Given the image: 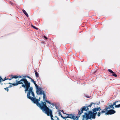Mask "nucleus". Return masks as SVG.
<instances>
[{"instance_id":"nucleus-1","label":"nucleus","mask_w":120,"mask_h":120,"mask_svg":"<svg viewBox=\"0 0 120 120\" xmlns=\"http://www.w3.org/2000/svg\"><path fill=\"white\" fill-rule=\"evenodd\" d=\"M16 82L14 85H17L19 84H22V86L25 88V92L27 91L31 87H30V83L29 82L26 78L22 79L20 81H18L17 80H16Z\"/></svg>"},{"instance_id":"nucleus-2","label":"nucleus","mask_w":120,"mask_h":120,"mask_svg":"<svg viewBox=\"0 0 120 120\" xmlns=\"http://www.w3.org/2000/svg\"><path fill=\"white\" fill-rule=\"evenodd\" d=\"M101 109L100 107L95 108L92 109L93 112L91 110L89 111L88 113H87V115L86 117L87 119H90L91 118L93 119H95L96 118V116L97 112H96L99 111H100Z\"/></svg>"},{"instance_id":"nucleus-3","label":"nucleus","mask_w":120,"mask_h":120,"mask_svg":"<svg viewBox=\"0 0 120 120\" xmlns=\"http://www.w3.org/2000/svg\"><path fill=\"white\" fill-rule=\"evenodd\" d=\"M33 88L32 87H30L27 93V97L28 98L31 100L32 101L34 99L35 95L33 91Z\"/></svg>"},{"instance_id":"nucleus-4","label":"nucleus","mask_w":120,"mask_h":120,"mask_svg":"<svg viewBox=\"0 0 120 120\" xmlns=\"http://www.w3.org/2000/svg\"><path fill=\"white\" fill-rule=\"evenodd\" d=\"M95 104V103L92 102L91 103L90 105L88 106H83L80 109V110H78L79 112L78 114V116L79 115L80 116L82 113H83L84 110L86 111H88L89 110V109L88 107H91L92 105L94 104V105Z\"/></svg>"},{"instance_id":"nucleus-5","label":"nucleus","mask_w":120,"mask_h":120,"mask_svg":"<svg viewBox=\"0 0 120 120\" xmlns=\"http://www.w3.org/2000/svg\"><path fill=\"white\" fill-rule=\"evenodd\" d=\"M66 114L68 116H66V118H69L71 119H73V120H75L76 118V120H78L79 117L80 116H76L74 114Z\"/></svg>"},{"instance_id":"nucleus-6","label":"nucleus","mask_w":120,"mask_h":120,"mask_svg":"<svg viewBox=\"0 0 120 120\" xmlns=\"http://www.w3.org/2000/svg\"><path fill=\"white\" fill-rule=\"evenodd\" d=\"M37 89L36 91V93L37 94H38L40 93V94H41V92L43 91L42 90V88L41 87H38V85L36 84V83L34 84Z\"/></svg>"},{"instance_id":"nucleus-7","label":"nucleus","mask_w":120,"mask_h":120,"mask_svg":"<svg viewBox=\"0 0 120 120\" xmlns=\"http://www.w3.org/2000/svg\"><path fill=\"white\" fill-rule=\"evenodd\" d=\"M40 98L39 97L38 99L36 98H34V99L32 101L34 103L36 104V105L38 107L40 105L41 103L39 102L40 101Z\"/></svg>"},{"instance_id":"nucleus-8","label":"nucleus","mask_w":120,"mask_h":120,"mask_svg":"<svg viewBox=\"0 0 120 120\" xmlns=\"http://www.w3.org/2000/svg\"><path fill=\"white\" fill-rule=\"evenodd\" d=\"M115 110L113 109H110L108 111L105 113V115H112L115 113L116 112Z\"/></svg>"},{"instance_id":"nucleus-9","label":"nucleus","mask_w":120,"mask_h":120,"mask_svg":"<svg viewBox=\"0 0 120 120\" xmlns=\"http://www.w3.org/2000/svg\"><path fill=\"white\" fill-rule=\"evenodd\" d=\"M42 94L43 95V100L44 101H45V100H46V99H47V98L46 97V95L44 93V91H42L41 92V94H40V93L38 94V95H42Z\"/></svg>"},{"instance_id":"nucleus-10","label":"nucleus","mask_w":120,"mask_h":120,"mask_svg":"<svg viewBox=\"0 0 120 120\" xmlns=\"http://www.w3.org/2000/svg\"><path fill=\"white\" fill-rule=\"evenodd\" d=\"M109 104H110L111 105H109L108 107H107V109H110L111 108H112V109H114V108L113 107V105H112V103H109L108 104V105Z\"/></svg>"},{"instance_id":"nucleus-11","label":"nucleus","mask_w":120,"mask_h":120,"mask_svg":"<svg viewBox=\"0 0 120 120\" xmlns=\"http://www.w3.org/2000/svg\"><path fill=\"white\" fill-rule=\"evenodd\" d=\"M87 115V113L85 112L84 113V115H83L82 116L83 117L82 120H85L84 119L85 118L86 119V120H88L89 119H87V118L86 116Z\"/></svg>"},{"instance_id":"nucleus-12","label":"nucleus","mask_w":120,"mask_h":120,"mask_svg":"<svg viewBox=\"0 0 120 120\" xmlns=\"http://www.w3.org/2000/svg\"><path fill=\"white\" fill-rule=\"evenodd\" d=\"M105 112V111L103 110L101 112H100L99 111L98 113L97 116L98 117H99L101 114L104 113Z\"/></svg>"},{"instance_id":"nucleus-13","label":"nucleus","mask_w":120,"mask_h":120,"mask_svg":"<svg viewBox=\"0 0 120 120\" xmlns=\"http://www.w3.org/2000/svg\"><path fill=\"white\" fill-rule=\"evenodd\" d=\"M22 11L24 13L25 15L27 17H28L29 16L28 15L27 13L26 12V11L24 10H22Z\"/></svg>"},{"instance_id":"nucleus-14","label":"nucleus","mask_w":120,"mask_h":120,"mask_svg":"<svg viewBox=\"0 0 120 120\" xmlns=\"http://www.w3.org/2000/svg\"><path fill=\"white\" fill-rule=\"evenodd\" d=\"M34 72L35 73V76H36L37 78H39V76L38 75V72L36 71L35 70L34 71Z\"/></svg>"},{"instance_id":"nucleus-15","label":"nucleus","mask_w":120,"mask_h":120,"mask_svg":"<svg viewBox=\"0 0 120 120\" xmlns=\"http://www.w3.org/2000/svg\"><path fill=\"white\" fill-rule=\"evenodd\" d=\"M45 101L49 104H50L52 105H53V103H51L49 101H48L47 100H45Z\"/></svg>"},{"instance_id":"nucleus-16","label":"nucleus","mask_w":120,"mask_h":120,"mask_svg":"<svg viewBox=\"0 0 120 120\" xmlns=\"http://www.w3.org/2000/svg\"><path fill=\"white\" fill-rule=\"evenodd\" d=\"M12 78H14L15 79H17L18 78V76L16 75H12Z\"/></svg>"},{"instance_id":"nucleus-17","label":"nucleus","mask_w":120,"mask_h":120,"mask_svg":"<svg viewBox=\"0 0 120 120\" xmlns=\"http://www.w3.org/2000/svg\"><path fill=\"white\" fill-rule=\"evenodd\" d=\"M2 80H3L2 78L0 76V83L1 85H3V83H1V82H3Z\"/></svg>"},{"instance_id":"nucleus-18","label":"nucleus","mask_w":120,"mask_h":120,"mask_svg":"<svg viewBox=\"0 0 120 120\" xmlns=\"http://www.w3.org/2000/svg\"><path fill=\"white\" fill-rule=\"evenodd\" d=\"M115 108H119L120 107V104H119L117 105H116L115 106Z\"/></svg>"},{"instance_id":"nucleus-19","label":"nucleus","mask_w":120,"mask_h":120,"mask_svg":"<svg viewBox=\"0 0 120 120\" xmlns=\"http://www.w3.org/2000/svg\"><path fill=\"white\" fill-rule=\"evenodd\" d=\"M30 79L31 80V81L33 82L34 84L36 83V82L34 80V79H33L32 78Z\"/></svg>"},{"instance_id":"nucleus-20","label":"nucleus","mask_w":120,"mask_h":120,"mask_svg":"<svg viewBox=\"0 0 120 120\" xmlns=\"http://www.w3.org/2000/svg\"><path fill=\"white\" fill-rule=\"evenodd\" d=\"M112 75L114 76V77H116L117 76V75H116V74H115L114 72V73H112Z\"/></svg>"},{"instance_id":"nucleus-21","label":"nucleus","mask_w":120,"mask_h":120,"mask_svg":"<svg viewBox=\"0 0 120 120\" xmlns=\"http://www.w3.org/2000/svg\"><path fill=\"white\" fill-rule=\"evenodd\" d=\"M108 71L109 72H110L111 73H114V72H113L110 69H109L108 70Z\"/></svg>"},{"instance_id":"nucleus-22","label":"nucleus","mask_w":120,"mask_h":120,"mask_svg":"<svg viewBox=\"0 0 120 120\" xmlns=\"http://www.w3.org/2000/svg\"><path fill=\"white\" fill-rule=\"evenodd\" d=\"M7 84H8V83H7ZM8 84H12L14 86H16V85H14L15 84H16L15 83H11L10 82H9L8 83Z\"/></svg>"},{"instance_id":"nucleus-23","label":"nucleus","mask_w":120,"mask_h":120,"mask_svg":"<svg viewBox=\"0 0 120 120\" xmlns=\"http://www.w3.org/2000/svg\"><path fill=\"white\" fill-rule=\"evenodd\" d=\"M31 26L33 27V28H34V29H36L37 30H38V28L36 27L35 26H33L32 25H31Z\"/></svg>"},{"instance_id":"nucleus-24","label":"nucleus","mask_w":120,"mask_h":120,"mask_svg":"<svg viewBox=\"0 0 120 120\" xmlns=\"http://www.w3.org/2000/svg\"><path fill=\"white\" fill-rule=\"evenodd\" d=\"M4 89L5 90H7L8 92L9 91V89L7 87H6V88H4Z\"/></svg>"},{"instance_id":"nucleus-25","label":"nucleus","mask_w":120,"mask_h":120,"mask_svg":"<svg viewBox=\"0 0 120 120\" xmlns=\"http://www.w3.org/2000/svg\"><path fill=\"white\" fill-rule=\"evenodd\" d=\"M60 116H61V117L62 118H63L64 119H65V120H66V117H64V116H63L62 115V114L61 115H60Z\"/></svg>"},{"instance_id":"nucleus-26","label":"nucleus","mask_w":120,"mask_h":120,"mask_svg":"<svg viewBox=\"0 0 120 120\" xmlns=\"http://www.w3.org/2000/svg\"><path fill=\"white\" fill-rule=\"evenodd\" d=\"M8 80V78L7 79L6 77H5L4 79L2 80V81H4L6 80Z\"/></svg>"},{"instance_id":"nucleus-27","label":"nucleus","mask_w":120,"mask_h":120,"mask_svg":"<svg viewBox=\"0 0 120 120\" xmlns=\"http://www.w3.org/2000/svg\"><path fill=\"white\" fill-rule=\"evenodd\" d=\"M107 107H106L105 109H104V110H103V111H105V112L106 111H107V110L108 109H107Z\"/></svg>"},{"instance_id":"nucleus-28","label":"nucleus","mask_w":120,"mask_h":120,"mask_svg":"<svg viewBox=\"0 0 120 120\" xmlns=\"http://www.w3.org/2000/svg\"><path fill=\"white\" fill-rule=\"evenodd\" d=\"M12 75H11V78L10 79H8V80H11V79H12L13 78H12Z\"/></svg>"},{"instance_id":"nucleus-29","label":"nucleus","mask_w":120,"mask_h":120,"mask_svg":"<svg viewBox=\"0 0 120 120\" xmlns=\"http://www.w3.org/2000/svg\"><path fill=\"white\" fill-rule=\"evenodd\" d=\"M116 102L115 101L112 104V105H113V106H114V105H116Z\"/></svg>"},{"instance_id":"nucleus-30","label":"nucleus","mask_w":120,"mask_h":120,"mask_svg":"<svg viewBox=\"0 0 120 120\" xmlns=\"http://www.w3.org/2000/svg\"><path fill=\"white\" fill-rule=\"evenodd\" d=\"M59 116H60V115H61L62 114H61V112H60V111L59 112Z\"/></svg>"},{"instance_id":"nucleus-31","label":"nucleus","mask_w":120,"mask_h":120,"mask_svg":"<svg viewBox=\"0 0 120 120\" xmlns=\"http://www.w3.org/2000/svg\"><path fill=\"white\" fill-rule=\"evenodd\" d=\"M12 85H10L8 86V87L7 88H9L11 87H12Z\"/></svg>"},{"instance_id":"nucleus-32","label":"nucleus","mask_w":120,"mask_h":120,"mask_svg":"<svg viewBox=\"0 0 120 120\" xmlns=\"http://www.w3.org/2000/svg\"><path fill=\"white\" fill-rule=\"evenodd\" d=\"M26 77L27 78H29V79H31V78H30V77L29 76H27Z\"/></svg>"},{"instance_id":"nucleus-33","label":"nucleus","mask_w":120,"mask_h":120,"mask_svg":"<svg viewBox=\"0 0 120 120\" xmlns=\"http://www.w3.org/2000/svg\"><path fill=\"white\" fill-rule=\"evenodd\" d=\"M44 38H45L46 39H47V38L45 36H44Z\"/></svg>"},{"instance_id":"nucleus-34","label":"nucleus","mask_w":120,"mask_h":120,"mask_svg":"<svg viewBox=\"0 0 120 120\" xmlns=\"http://www.w3.org/2000/svg\"><path fill=\"white\" fill-rule=\"evenodd\" d=\"M18 78H21V76H20V75L19 76H18Z\"/></svg>"},{"instance_id":"nucleus-35","label":"nucleus","mask_w":120,"mask_h":120,"mask_svg":"<svg viewBox=\"0 0 120 120\" xmlns=\"http://www.w3.org/2000/svg\"><path fill=\"white\" fill-rule=\"evenodd\" d=\"M61 111L64 114H65V113H64V111L63 110H62Z\"/></svg>"},{"instance_id":"nucleus-36","label":"nucleus","mask_w":120,"mask_h":120,"mask_svg":"<svg viewBox=\"0 0 120 120\" xmlns=\"http://www.w3.org/2000/svg\"><path fill=\"white\" fill-rule=\"evenodd\" d=\"M116 103L118 102H120V101H116Z\"/></svg>"},{"instance_id":"nucleus-37","label":"nucleus","mask_w":120,"mask_h":120,"mask_svg":"<svg viewBox=\"0 0 120 120\" xmlns=\"http://www.w3.org/2000/svg\"><path fill=\"white\" fill-rule=\"evenodd\" d=\"M26 77V76H23V77H24V78H25V77Z\"/></svg>"},{"instance_id":"nucleus-38","label":"nucleus","mask_w":120,"mask_h":120,"mask_svg":"<svg viewBox=\"0 0 120 120\" xmlns=\"http://www.w3.org/2000/svg\"><path fill=\"white\" fill-rule=\"evenodd\" d=\"M96 71L95 72H94V73H95L97 72V71Z\"/></svg>"},{"instance_id":"nucleus-39","label":"nucleus","mask_w":120,"mask_h":120,"mask_svg":"<svg viewBox=\"0 0 120 120\" xmlns=\"http://www.w3.org/2000/svg\"><path fill=\"white\" fill-rule=\"evenodd\" d=\"M87 97V98H89V97Z\"/></svg>"},{"instance_id":"nucleus-40","label":"nucleus","mask_w":120,"mask_h":120,"mask_svg":"<svg viewBox=\"0 0 120 120\" xmlns=\"http://www.w3.org/2000/svg\"><path fill=\"white\" fill-rule=\"evenodd\" d=\"M4 84H6V83H4Z\"/></svg>"}]
</instances>
